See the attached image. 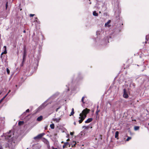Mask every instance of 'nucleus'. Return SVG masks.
Wrapping results in <instances>:
<instances>
[{"label":"nucleus","instance_id":"1","mask_svg":"<svg viewBox=\"0 0 149 149\" xmlns=\"http://www.w3.org/2000/svg\"><path fill=\"white\" fill-rule=\"evenodd\" d=\"M5 139L7 140L8 142L6 146L11 149H13L17 144V137L15 136L13 131L10 130L6 133L5 135Z\"/></svg>","mask_w":149,"mask_h":149},{"label":"nucleus","instance_id":"2","mask_svg":"<svg viewBox=\"0 0 149 149\" xmlns=\"http://www.w3.org/2000/svg\"><path fill=\"white\" fill-rule=\"evenodd\" d=\"M89 111L90 109L86 108L82 111V113L80 114L79 118L80 119L79 120V123H81L86 117V115L89 112Z\"/></svg>","mask_w":149,"mask_h":149},{"label":"nucleus","instance_id":"3","mask_svg":"<svg viewBox=\"0 0 149 149\" xmlns=\"http://www.w3.org/2000/svg\"><path fill=\"white\" fill-rule=\"evenodd\" d=\"M24 52L23 54V61L22 62V63H23V62L25 61V58L26 57V47H25L24 49Z\"/></svg>","mask_w":149,"mask_h":149},{"label":"nucleus","instance_id":"4","mask_svg":"<svg viewBox=\"0 0 149 149\" xmlns=\"http://www.w3.org/2000/svg\"><path fill=\"white\" fill-rule=\"evenodd\" d=\"M45 134L44 133H42L34 137V139L35 140L40 139Z\"/></svg>","mask_w":149,"mask_h":149},{"label":"nucleus","instance_id":"5","mask_svg":"<svg viewBox=\"0 0 149 149\" xmlns=\"http://www.w3.org/2000/svg\"><path fill=\"white\" fill-rule=\"evenodd\" d=\"M42 141L47 145L48 148H49L50 146L49 141L45 138H43L42 139Z\"/></svg>","mask_w":149,"mask_h":149},{"label":"nucleus","instance_id":"6","mask_svg":"<svg viewBox=\"0 0 149 149\" xmlns=\"http://www.w3.org/2000/svg\"><path fill=\"white\" fill-rule=\"evenodd\" d=\"M46 102H45L44 103L42 104L38 108V109H42L44 108L47 105V104H46Z\"/></svg>","mask_w":149,"mask_h":149},{"label":"nucleus","instance_id":"7","mask_svg":"<svg viewBox=\"0 0 149 149\" xmlns=\"http://www.w3.org/2000/svg\"><path fill=\"white\" fill-rule=\"evenodd\" d=\"M123 97L125 98H127L128 97V95L126 93V91L125 89H124V93Z\"/></svg>","mask_w":149,"mask_h":149},{"label":"nucleus","instance_id":"8","mask_svg":"<svg viewBox=\"0 0 149 149\" xmlns=\"http://www.w3.org/2000/svg\"><path fill=\"white\" fill-rule=\"evenodd\" d=\"M93 120V119L91 118L88 119L85 121L86 123H88L91 122Z\"/></svg>","mask_w":149,"mask_h":149},{"label":"nucleus","instance_id":"9","mask_svg":"<svg viewBox=\"0 0 149 149\" xmlns=\"http://www.w3.org/2000/svg\"><path fill=\"white\" fill-rule=\"evenodd\" d=\"M42 118H43L42 116H40L37 118V121H41L42 120Z\"/></svg>","mask_w":149,"mask_h":149},{"label":"nucleus","instance_id":"10","mask_svg":"<svg viewBox=\"0 0 149 149\" xmlns=\"http://www.w3.org/2000/svg\"><path fill=\"white\" fill-rule=\"evenodd\" d=\"M8 93H7L2 99L0 100V104L2 102L3 100L6 98L8 95Z\"/></svg>","mask_w":149,"mask_h":149},{"label":"nucleus","instance_id":"11","mask_svg":"<svg viewBox=\"0 0 149 149\" xmlns=\"http://www.w3.org/2000/svg\"><path fill=\"white\" fill-rule=\"evenodd\" d=\"M119 132L118 131H116L115 132V138H117L118 136Z\"/></svg>","mask_w":149,"mask_h":149},{"label":"nucleus","instance_id":"12","mask_svg":"<svg viewBox=\"0 0 149 149\" xmlns=\"http://www.w3.org/2000/svg\"><path fill=\"white\" fill-rule=\"evenodd\" d=\"M33 147L35 146L36 148H40L41 146L38 144H34L33 145Z\"/></svg>","mask_w":149,"mask_h":149},{"label":"nucleus","instance_id":"13","mask_svg":"<svg viewBox=\"0 0 149 149\" xmlns=\"http://www.w3.org/2000/svg\"><path fill=\"white\" fill-rule=\"evenodd\" d=\"M93 15L94 16H98V14L95 11H94L93 13Z\"/></svg>","mask_w":149,"mask_h":149},{"label":"nucleus","instance_id":"14","mask_svg":"<svg viewBox=\"0 0 149 149\" xmlns=\"http://www.w3.org/2000/svg\"><path fill=\"white\" fill-rule=\"evenodd\" d=\"M111 21L110 20H109L107 22L105 23V26H107V25L110 23Z\"/></svg>","mask_w":149,"mask_h":149},{"label":"nucleus","instance_id":"15","mask_svg":"<svg viewBox=\"0 0 149 149\" xmlns=\"http://www.w3.org/2000/svg\"><path fill=\"white\" fill-rule=\"evenodd\" d=\"M50 127L52 129H54V124H51L50 125Z\"/></svg>","mask_w":149,"mask_h":149},{"label":"nucleus","instance_id":"16","mask_svg":"<svg viewBox=\"0 0 149 149\" xmlns=\"http://www.w3.org/2000/svg\"><path fill=\"white\" fill-rule=\"evenodd\" d=\"M3 48L5 49L4 51L3 52L4 54H6L7 53L6 47V46H4Z\"/></svg>","mask_w":149,"mask_h":149},{"label":"nucleus","instance_id":"17","mask_svg":"<svg viewBox=\"0 0 149 149\" xmlns=\"http://www.w3.org/2000/svg\"><path fill=\"white\" fill-rule=\"evenodd\" d=\"M74 113V109L72 108V112H71V113H70V116H71L72 115H73Z\"/></svg>","mask_w":149,"mask_h":149},{"label":"nucleus","instance_id":"18","mask_svg":"<svg viewBox=\"0 0 149 149\" xmlns=\"http://www.w3.org/2000/svg\"><path fill=\"white\" fill-rule=\"evenodd\" d=\"M139 127L138 126H135L134 129L135 130H137L139 129Z\"/></svg>","mask_w":149,"mask_h":149},{"label":"nucleus","instance_id":"19","mask_svg":"<svg viewBox=\"0 0 149 149\" xmlns=\"http://www.w3.org/2000/svg\"><path fill=\"white\" fill-rule=\"evenodd\" d=\"M60 119L59 118H55L54 119V120L56 121V122H58L60 121Z\"/></svg>","mask_w":149,"mask_h":149},{"label":"nucleus","instance_id":"20","mask_svg":"<svg viewBox=\"0 0 149 149\" xmlns=\"http://www.w3.org/2000/svg\"><path fill=\"white\" fill-rule=\"evenodd\" d=\"M100 112V110H98V109H97V110L96 111V112H95V113L97 116L98 115V113L99 112Z\"/></svg>","mask_w":149,"mask_h":149},{"label":"nucleus","instance_id":"21","mask_svg":"<svg viewBox=\"0 0 149 149\" xmlns=\"http://www.w3.org/2000/svg\"><path fill=\"white\" fill-rule=\"evenodd\" d=\"M24 123L23 121H20L18 122V125H21Z\"/></svg>","mask_w":149,"mask_h":149},{"label":"nucleus","instance_id":"22","mask_svg":"<svg viewBox=\"0 0 149 149\" xmlns=\"http://www.w3.org/2000/svg\"><path fill=\"white\" fill-rule=\"evenodd\" d=\"M82 127L83 128H84L85 129H88L89 128V127L88 126H82Z\"/></svg>","mask_w":149,"mask_h":149},{"label":"nucleus","instance_id":"23","mask_svg":"<svg viewBox=\"0 0 149 149\" xmlns=\"http://www.w3.org/2000/svg\"><path fill=\"white\" fill-rule=\"evenodd\" d=\"M131 139V138L130 137H128L127 139H126V141H129L130 139Z\"/></svg>","mask_w":149,"mask_h":149},{"label":"nucleus","instance_id":"24","mask_svg":"<svg viewBox=\"0 0 149 149\" xmlns=\"http://www.w3.org/2000/svg\"><path fill=\"white\" fill-rule=\"evenodd\" d=\"M6 71L8 74H9L10 73V71L9 69L8 68L6 69Z\"/></svg>","mask_w":149,"mask_h":149},{"label":"nucleus","instance_id":"25","mask_svg":"<svg viewBox=\"0 0 149 149\" xmlns=\"http://www.w3.org/2000/svg\"><path fill=\"white\" fill-rule=\"evenodd\" d=\"M84 97H83L82 98V99H81V101L83 102V103H84L85 102H84Z\"/></svg>","mask_w":149,"mask_h":149},{"label":"nucleus","instance_id":"26","mask_svg":"<svg viewBox=\"0 0 149 149\" xmlns=\"http://www.w3.org/2000/svg\"><path fill=\"white\" fill-rule=\"evenodd\" d=\"M66 146L68 145V142H66L64 144Z\"/></svg>","mask_w":149,"mask_h":149},{"label":"nucleus","instance_id":"27","mask_svg":"<svg viewBox=\"0 0 149 149\" xmlns=\"http://www.w3.org/2000/svg\"><path fill=\"white\" fill-rule=\"evenodd\" d=\"M34 15V14H30V17H33Z\"/></svg>","mask_w":149,"mask_h":149},{"label":"nucleus","instance_id":"28","mask_svg":"<svg viewBox=\"0 0 149 149\" xmlns=\"http://www.w3.org/2000/svg\"><path fill=\"white\" fill-rule=\"evenodd\" d=\"M8 2H7L6 3V9H7V6H8Z\"/></svg>","mask_w":149,"mask_h":149},{"label":"nucleus","instance_id":"29","mask_svg":"<svg viewBox=\"0 0 149 149\" xmlns=\"http://www.w3.org/2000/svg\"><path fill=\"white\" fill-rule=\"evenodd\" d=\"M60 108V107H58V108H57L56 109V111H58V110Z\"/></svg>","mask_w":149,"mask_h":149},{"label":"nucleus","instance_id":"30","mask_svg":"<svg viewBox=\"0 0 149 149\" xmlns=\"http://www.w3.org/2000/svg\"><path fill=\"white\" fill-rule=\"evenodd\" d=\"M29 109H27V110H26V112H29Z\"/></svg>","mask_w":149,"mask_h":149},{"label":"nucleus","instance_id":"31","mask_svg":"<svg viewBox=\"0 0 149 149\" xmlns=\"http://www.w3.org/2000/svg\"><path fill=\"white\" fill-rule=\"evenodd\" d=\"M66 146L65 144H64V145H63V148H65V146Z\"/></svg>","mask_w":149,"mask_h":149},{"label":"nucleus","instance_id":"32","mask_svg":"<svg viewBox=\"0 0 149 149\" xmlns=\"http://www.w3.org/2000/svg\"><path fill=\"white\" fill-rule=\"evenodd\" d=\"M73 132H70V134L71 135H73Z\"/></svg>","mask_w":149,"mask_h":149},{"label":"nucleus","instance_id":"33","mask_svg":"<svg viewBox=\"0 0 149 149\" xmlns=\"http://www.w3.org/2000/svg\"><path fill=\"white\" fill-rule=\"evenodd\" d=\"M3 54H4V52H2L1 53V56H2V55Z\"/></svg>","mask_w":149,"mask_h":149},{"label":"nucleus","instance_id":"34","mask_svg":"<svg viewBox=\"0 0 149 149\" xmlns=\"http://www.w3.org/2000/svg\"><path fill=\"white\" fill-rule=\"evenodd\" d=\"M0 149H2V147L1 146H0Z\"/></svg>","mask_w":149,"mask_h":149},{"label":"nucleus","instance_id":"35","mask_svg":"<svg viewBox=\"0 0 149 149\" xmlns=\"http://www.w3.org/2000/svg\"><path fill=\"white\" fill-rule=\"evenodd\" d=\"M10 91H11L10 90H9L7 93L8 94Z\"/></svg>","mask_w":149,"mask_h":149},{"label":"nucleus","instance_id":"36","mask_svg":"<svg viewBox=\"0 0 149 149\" xmlns=\"http://www.w3.org/2000/svg\"><path fill=\"white\" fill-rule=\"evenodd\" d=\"M74 124L75 125H76V122H74Z\"/></svg>","mask_w":149,"mask_h":149},{"label":"nucleus","instance_id":"37","mask_svg":"<svg viewBox=\"0 0 149 149\" xmlns=\"http://www.w3.org/2000/svg\"><path fill=\"white\" fill-rule=\"evenodd\" d=\"M52 149H55V148H54L53 147H52Z\"/></svg>","mask_w":149,"mask_h":149},{"label":"nucleus","instance_id":"38","mask_svg":"<svg viewBox=\"0 0 149 149\" xmlns=\"http://www.w3.org/2000/svg\"><path fill=\"white\" fill-rule=\"evenodd\" d=\"M98 107H99V106H97V109H98Z\"/></svg>","mask_w":149,"mask_h":149},{"label":"nucleus","instance_id":"39","mask_svg":"<svg viewBox=\"0 0 149 149\" xmlns=\"http://www.w3.org/2000/svg\"><path fill=\"white\" fill-rule=\"evenodd\" d=\"M24 33H25L26 32V31L25 30H24L23 31Z\"/></svg>","mask_w":149,"mask_h":149},{"label":"nucleus","instance_id":"40","mask_svg":"<svg viewBox=\"0 0 149 149\" xmlns=\"http://www.w3.org/2000/svg\"><path fill=\"white\" fill-rule=\"evenodd\" d=\"M98 32H97V34H98Z\"/></svg>","mask_w":149,"mask_h":149},{"label":"nucleus","instance_id":"41","mask_svg":"<svg viewBox=\"0 0 149 149\" xmlns=\"http://www.w3.org/2000/svg\"><path fill=\"white\" fill-rule=\"evenodd\" d=\"M75 144H74V146H75V145L76 144V142H75Z\"/></svg>","mask_w":149,"mask_h":149},{"label":"nucleus","instance_id":"42","mask_svg":"<svg viewBox=\"0 0 149 149\" xmlns=\"http://www.w3.org/2000/svg\"><path fill=\"white\" fill-rule=\"evenodd\" d=\"M69 140H70L69 139H67V141H69Z\"/></svg>","mask_w":149,"mask_h":149},{"label":"nucleus","instance_id":"43","mask_svg":"<svg viewBox=\"0 0 149 149\" xmlns=\"http://www.w3.org/2000/svg\"><path fill=\"white\" fill-rule=\"evenodd\" d=\"M69 91V88H68V91Z\"/></svg>","mask_w":149,"mask_h":149},{"label":"nucleus","instance_id":"44","mask_svg":"<svg viewBox=\"0 0 149 149\" xmlns=\"http://www.w3.org/2000/svg\"><path fill=\"white\" fill-rule=\"evenodd\" d=\"M109 104H110V105H111V104H110V103H109Z\"/></svg>","mask_w":149,"mask_h":149},{"label":"nucleus","instance_id":"45","mask_svg":"<svg viewBox=\"0 0 149 149\" xmlns=\"http://www.w3.org/2000/svg\"><path fill=\"white\" fill-rule=\"evenodd\" d=\"M26 149H29L28 148H27Z\"/></svg>","mask_w":149,"mask_h":149},{"label":"nucleus","instance_id":"46","mask_svg":"<svg viewBox=\"0 0 149 149\" xmlns=\"http://www.w3.org/2000/svg\"><path fill=\"white\" fill-rule=\"evenodd\" d=\"M99 13H101V12L100 11V12H99Z\"/></svg>","mask_w":149,"mask_h":149},{"label":"nucleus","instance_id":"47","mask_svg":"<svg viewBox=\"0 0 149 149\" xmlns=\"http://www.w3.org/2000/svg\"><path fill=\"white\" fill-rule=\"evenodd\" d=\"M55 149H57V148H55Z\"/></svg>","mask_w":149,"mask_h":149}]
</instances>
